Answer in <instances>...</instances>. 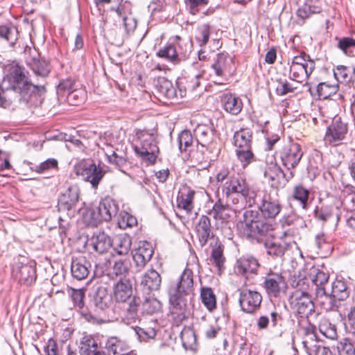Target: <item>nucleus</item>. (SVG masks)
Masks as SVG:
<instances>
[{"instance_id": "nucleus-1", "label": "nucleus", "mask_w": 355, "mask_h": 355, "mask_svg": "<svg viewBox=\"0 0 355 355\" xmlns=\"http://www.w3.org/2000/svg\"><path fill=\"white\" fill-rule=\"evenodd\" d=\"M6 70L7 73L3 78L6 92L13 91L17 93L18 102L28 107L40 105L42 96L46 92L45 87L31 83L26 75L24 67L17 63L8 64Z\"/></svg>"}, {"instance_id": "nucleus-2", "label": "nucleus", "mask_w": 355, "mask_h": 355, "mask_svg": "<svg viewBox=\"0 0 355 355\" xmlns=\"http://www.w3.org/2000/svg\"><path fill=\"white\" fill-rule=\"evenodd\" d=\"M171 314L177 323L184 320L189 314V302L194 295L193 274L191 270L185 268L178 280L168 289Z\"/></svg>"}, {"instance_id": "nucleus-3", "label": "nucleus", "mask_w": 355, "mask_h": 355, "mask_svg": "<svg viewBox=\"0 0 355 355\" xmlns=\"http://www.w3.org/2000/svg\"><path fill=\"white\" fill-rule=\"evenodd\" d=\"M135 140L134 150L136 154L147 164L155 163L159 153L156 136L152 130H135Z\"/></svg>"}, {"instance_id": "nucleus-4", "label": "nucleus", "mask_w": 355, "mask_h": 355, "mask_svg": "<svg viewBox=\"0 0 355 355\" xmlns=\"http://www.w3.org/2000/svg\"><path fill=\"white\" fill-rule=\"evenodd\" d=\"M112 302L108 288L105 285L98 286L93 300L89 306V311L85 313V318L91 322L101 323L107 320L105 311Z\"/></svg>"}, {"instance_id": "nucleus-5", "label": "nucleus", "mask_w": 355, "mask_h": 355, "mask_svg": "<svg viewBox=\"0 0 355 355\" xmlns=\"http://www.w3.org/2000/svg\"><path fill=\"white\" fill-rule=\"evenodd\" d=\"M118 211V203L113 198L107 196L100 201L98 206L89 208L84 218L89 225L96 227L103 221H110L116 216Z\"/></svg>"}, {"instance_id": "nucleus-6", "label": "nucleus", "mask_w": 355, "mask_h": 355, "mask_svg": "<svg viewBox=\"0 0 355 355\" xmlns=\"http://www.w3.org/2000/svg\"><path fill=\"white\" fill-rule=\"evenodd\" d=\"M76 176L88 182L94 189H96L106 173V171L91 159H83L73 168Z\"/></svg>"}, {"instance_id": "nucleus-7", "label": "nucleus", "mask_w": 355, "mask_h": 355, "mask_svg": "<svg viewBox=\"0 0 355 355\" xmlns=\"http://www.w3.org/2000/svg\"><path fill=\"white\" fill-rule=\"evenodd\" d=\"M332 118L331 124L327 128L324 137L326 145L337 146L343 144L348 132V123L340 116L334 114L327 116Z\"/></svg>"}, {"instance_id": "nucleus-8", "label": "nucleus", "mask_w": 355, "mask_h": 355, "mask_svg": "<svg viewBox=\"0 0 355 355\" xmlns=\"http://www.w3.org/2000/svg\"><path fill=\"white\" fill-rule=\"evenodd\" d=\"M277 153L282 164L291 171H295L304 155L301 145L292 139L285 142Z\"/></svg>"}, {"instance_id": "nucleus-9", "label": "nucleus", "mask_w": 355, "mask_h": 355, "mask_svg": "<svg viewBox=\"0 0 355 355\" xmlns=\"http://www.w3.org/2000/svg\"><path fill=\"white\" fill-rule=\"evenodd\" d=\"M264 178L268 180L270 186L274 189H283L294 178L295 171L286 170L284 172L277 163L266 168Z\"/></svg>"}, {"instance_id": "nucleus-10", "label": "nucleus", "mask_w": 355, "mask_h": 355, "mask_svg": "<svg viewBox=\"0 0 355 355\" xmlns=\"http://www.w3.org/2000/svg\"><path fill=\"white\" fill-rule=\"evenodd\" d=\"M274 230L273 224L267 219H260L248 227L243 235L252 243H262L268 239L270 232Z\"/></svg>"}, {"instance_id": "nucleus-11", "label": "nucleus", "mask_w": 355, "mask_h": 355, "mask_svg": "<svg viewBox=\"0 0 355 355\" xmlns=\"http://www.w3.org/2000/svg\"><path fill=\"white\" fill-rule=\"evenodd\" d=\"M80 198V189L76 185L69 186L60 193L58 200L59 211L67 212L68 215L73 214L77 208Z\"/></svg>"}, {"instance_id": "nucleus-12", "label": "nucleus", "mask_w": 355, "mask_h": 355, "mask_svg": "<svg viewBox=\"0 0 355 355\" xmlns=\"http://www.w3.org/2000/svg\"><path fill=\"white\" fill-rule=\"evenodd\" d=\"M239 302L241 309L247 313H254L260 308L262 302L261 294L254 290L239 289Z\"/></svg>"}, {"instance_id": "nucleus-13", "label": "nucleus", "mask_w": 355, "mask_h": 355, "mask_svg": "<svg viewBox=\"0 0 355 355\" xmlns=\"http://www.w3.org/2000/svg\"><path fill=\"white\" fill-rule=\"evenodd\" d=\"M259 203V211L265 219H275L281 212L282 205L279 198H275L267 191L263 192Z\"/></svg>"}, {"instance_id": "nucleus-14", "label": "nucleus", "mask_w": 355, "mask_h": 355, "mask_svg": "<svg viewBox=\"0 0 355 355\" xmlns=\"http://www.w3.org/2000/svg\"><path fill=\"white\" fill-rule=\"evenodd\" d=\"M286 285L285 279L279 272L270 270L263 277L262 286L269 297L277 298Z\"/></svg>"}, {"instance_id": "nucleus-15", "label": "nucleus", "mask_w": 355, "mask_h": 355, "mask_svg": "<svg viewBox=\"0 0 355 355\" xmlns=\"http://www.w3.org/2000/svg\"><path fill=\"white\" fill-rule=\"evenodd\" d=\"M303 293H293L291 305L296 315L300 318H308L315 311V306L309 295H303Z\"/></svg>"}, {"instance_id": "nucleus-16", "label": "nucleus", "mask_w": 355, "mask_h": 355, "mask_svg": "<svg viewBox=\"0 0 355 355\" xmlns=\"http://www.w3.org/2000/svg\"><path fill=\"white\" fill-rule=\"evenodd\" d=\"M249 184L246 180L239 175H233L228 178L223 186L222 191L228 199H232L233 204L238 203V199L234 196H241L245 192Z\"/></svg>"}, {"instance_id": "nucleus-17", "label": "nucleus", "mask_w": 355, "mask_h": 355, "mask_svg": "<svg viewBox=\"0 0 355 355\" xmlns=\"http://www.w3.org/2000/svg\"><path fill=\"white\" fill-rule=\"evenodd\" d=\"M195 232L202 248L205 247L209 241L212 242L219 239L214 234L211 219L207 215L200 216L195 226Z\"/></svg>"}, {"instance_id": "nucleus-18", "label": "nucleus", "mask_w": 355, "mask_h": 355, "mask_svg": "<svg viewBox=\"0 0 355 355\" xmlns=\"http://www.w3.org/2000/svg\"><path fill=\"white\" fill-rule=\"evenodd\" d=\"M215 129L211 123L208 124H198L194 130L196 141L202 148L213 151L215 148L214 141Z\"/></svg>"}, {"instance_id": "nucleus-19", "label": "nucleus", "mask_w": 355, "mask_h": 355, "mask_svg": "<svg viewBox=\"0 0 355 355\" xmlns=\"http://www.w3.org/2000/svg\"><path fill=\"white\" fill-rule=\"evenodd\" d=\"M112 292L116 302H127L132 297L133 286L132 281L125 277L120 278L114 284Z\"/></svg>"}, {"instance_id": "nucleus-20", "label": "nucleus", "mask_w": 355, "mask_h": 355, "mask_svg": "<svg viewBox=\"0 0 355 355\" xmlns=\"http://www.w3.org/2000/svg\"><path fill=\"white\" fill-rule=\"evenodd\" d=\"M153 254L154 249L150 243L146 241L139 243L138 248L134 250L132 254V259L138 270H142L146 266Z\"/></svg>"}, {"instance_id": "nucleus-21", "label": "nucleus", "mask_w": 355, "mask_h": 355, "mask_svg": "<svg viewBox=\"0 0 355 355\" xmlns=\"http://www.w3.org/2000/svg\"><path fill=\"white\" fill-rule=\"evenodd\" d=\"M29 55L26 58V62L36 76L46 77L50 72L48 62L40 58V54L35 49H28Z\"/></svg>"}, {"instance_id": "nucleus-22", "label": "nucleus", "mask_w": 355, "mask_h": 355, "mask_svg": "<svg viewBox=\"0 0 355 355\" xmlns=\"http://www.w3.org/2000/svg\"><path fill=\"white\" fill-rule=\"evenodd\" d=\"M15 277L21 284L32 285L36 280V269L31 264L17 263L12 268Z\"/></svg>"}, {"instance_id": "nucleus-23", "label": "nucleus", "mask_w": 355, "mask_h": 355, "mask_svg": "<svg viewBox=\"0 0 355 355\" xmlns=\"http://www.w3.org/2000/svg\"><path fill=\"white\" fill-rule=\"evenodd\" d=\"M260 264L259 261L250 256L242 257L236 261L235 271L248 279L250 275L258 274Z\"/></svg>"}, {"instance_id": "nucleus-24", "label": "nucleus", "mask_w": 355, "mask_h": 355, "mask_svg": "<svg viewBox=\"0 0 355 355\" xmlns=\"http://www.w3.org/2000/svg\"><path fill=\"white\" fill-rule=\"evenodd\" d=\"M309 277L312 284L315 286L317 298L327 296L325 285L328 283L329 275L318 268H313Z\"/></svg>"}, {"instance_id": "nucleus-25", "label": "nucleus", "mask_w": 355, "mask_h": 355, "mask_svg": "<svg viewBox=\"0 0 355 355\" xmlns=\"http://www.w3.org/2000/svg\"><path fill=\"white\" fill-rule=\"evenodd\" d=\"M223 109L232 115L239 114L243 109L242 100L235 94L225 92L220 96Z\"/></svg>"}, {"instance_id": "nucleus-26", "label": "nucleus", "mask_w": 355, "mask_h": 355, "mask_svg": "<svg viewBox=\"0 0 355 355\" xmlns=\"http://www.w3.org/2000/svg\"><path fill=\"white\" fill-rule=\"evenodd\" d=\"M91 264L84 256L73 257L71 263V273L77 280H83L87 277Z\"/></svg>"}, {"instance_id": "nucleus-27", "label": "nucleus", "mask_w": 355, "mask_h": 355, "mask_svg": "<svg viewBox=\"0 0 355 355\" xmlns=\"http://www.w3.org/2000/svg\"><path fill=\"white\" fill-rule=\"evenodd\" d=\"M127 302V307L123 310L122 319L127 324L135 323L139 320V313L141 300L139 297L134 295Z\"/></svg>"}, {"instance_id": "nucleus-28", "label": "nucleus", "mask_w": 355, "mask_h": 355, "mask_svg": "<svg viewBox=\"0 0 355 355\" xmlns=\"http://www.w3.org/2000/svg\"><path fill=\"white\" fill-rule=\"evenodd\" d=\"M162 282L160 274L155 269L148 270L141 277L140 286L144 292L148 293L159 289Z\"/></svg>"}, {"instance_id": "nucleus-29", "label": "nucleus", "mask_w": 355, "mask_h": 355, "mask_svg": "<svg viewBox=\"0 0 355 355\" xmlns=\"http://www.w3.org/2000/svg\"><path fill=\"white\" fill-rule=\"evenodd\" d=\"M209 245L211 248L209 260L212 265L217 268L218 273H221L225 270V262L226 261L223 254L224 245L219 239L210 242Z\"/></svg>"}, {"instance_id": "nucleus-30", "label": "nucleus", "mask_w": 355, "mask_h": 355, "mask_svg": "<svg viewBox=\"0 0 355 355\" xmlns=\"http://www.w3.org/2000/svg\"><path fill=\"white\" fill-rule=\"evenodd\" d=\"M202 77L200 74L195 76H187L178 78L176 80L175 85L178 89V95L180 98L186 96L187 92H193L198 88L200 85V78Z\"/></svg>"}, {"instance_id": "nucleus-31", "label": "nucleus", "mask_w": 355, "mask_h": 355, "mask_svg": "<svg viewBox=\"0 0 355 355\" xmlns=\"http://www.w3.org/2000/svg\"><path fill=\"white\" fill-rule=\"evenodd\" d=\"M314 69V62H311L309 64H306L305 66L290 64L288 77L292 80L302 83L309 79Z\"/></svg>"}, {"instance_id": "nucleus-32", "label": "nucleus", "mask_w": 355, "mask_h": 355, "mask_svg": "<svg viewBox=\"0 0 355 355\" xmlns=\"http://www.w3.org/2000/svg\"><path fill=\"white\" fill-rule=\"evenodd\" d=\"M232 211L233 209L229 204L218 198L212 208L207 211V214L212 216L216 220H227L231 218Z\"/></svg>"}, {"instance_id": "nucleus-33", "label": "nucleus", "mask_w": 355, "mask_h": 355, "mask_svg": "<svg viewBox=\"0 0 355 355\" xmlns=\"http://www.w3.org/2000/svg\"><path fill=\"white\" fill-rule=\"evenodd\" d=\"M232 59L225 53H218L211 64V68L218 77L225 76L231 73Z\"/></svg>"}, {"instance_id": "nucleus-34", "label": "nucleus", "mask_w": 355, "mask_h": 355, "mask_svg": "<svg viewBox=\"0 0 355 355\" xmlns=\"http://www.w3.org/2000/svg\"><path fill=\"white\" fill-rule=\"evenodd\" d=\"M93 249L99 254L107 252L112 245V241L109 235L104 232H98L91 238Z\"/></svg>"}, {"instance_id": "nucleus-35", "label": "nucleus", "mask_w": 355, "mask_h": 355, "mask_svg": "<svg viewBox=\"0 0 355 355\" xmlns=\"http://www.w3.org/2000/svg\"><path fill=\"white\" fill-rule=\"evenodd\" d=\"M196 192L189 187H185L182 192H180L177 197V207L191 213L193 209V200Z\"/></svg>"}, {"instance_id": "nucleus-36", "label": "nucleus", "mask_w": 355, "mask_h": 355, "mask_svg": "<svg viewBox=\"0 0 355 355\" xmlns=\"http://www.w3.org/2000/svg\"><path fill=\"white\" fill-rule=\"evenodd\" d=\"M98 339L90 334L84 335L80 340L78 345L80 355H90L100 349Z\"/></svg>"}, {"instance_id": "nucleus-37", "label": "nucleus", "mask_w": 355, "mask_h": 355, "mask_svg": "<svg viewBox=\"0 0 355 355\" xmlns=\"http://www.w3.org/2000/svg\"><path fill=\"white\" fill-rule=\"evenodd\" d=\"M252 132L248 128H241L236 131L233 137V145L235 149L246 148L252 146Z\"/></svg>"}, {"instance_id": "nucleus-38", "label": "nucleus", "mask_w": 355, "mask_h": 355, "mask_svg": "<svg viewBox=\"0 0 355 355\" xmlns=\"http://www.w3.org/2000/svg\"><path fill=\"white\" fill-rule=\"evenodd\" d=\"M157 91L160 95L167 98H178V89L171 81L164 77H159L156 84Z\"/></svg>"}, {"instance_id": "nucleus-39", "label": "nucleus", "mask_w": 355, "mask_h": 355, "mask_svg": "<svg viewBox=\"0 0 355 355\" xmlns=\"http://www.w3.org/2000/svg\"><path fill=\"white\" fill-rule=\"evenodd\" d=\"M349 295V289L346 283L343 280H335L331 285V292L330 294L327 293L325 297L331 300H345Z\"/></svg>"}, {"instance_id": "nucleus-40", "label": "nucleus", "mask_w": 355, "mask_h": 355, "mask_svg": "<svg viewBox=\"0 0 355 355\" xmlns=\"http://www.w3.org/2000/svg\"><path fill=\"white\" fill-rule=\"evenodd\" d=\"M171 41L175 44L177 55L180 58V62L189 58L191 53L192 44L189 39L182 38L179 35L171 37Z\"/></svg>"}, {"instance_id": "nucleus-41", "label": "nucleus", "mask_w": 355, "mask_h": 355, "mask_svg": "<svg viewBox=\"0 0 355 355\" xmlns=\"http://www.w3.org/2000/svg\"><path fill=\"white\" fill-rule=\"evenodd\" d=\"M267 254L274 258L282 257L286 250V244L277 241L274 239H267L263 243Z\"/></svg>"}, {"instance_id": "nucleus-42", "label": "nucleus", "mask_w": 355, "mask_h": 355, "mask_svg": "<svg viewBox=\"0 0 355 355\" xmlns=\"http://www.w3.org/2000/svg\"><path fill=\"white\" fill-rule=\"evenodd\" d=\"M156 55L173 64L180 62V58L177 55L175 44L173 41H171V39L163 47L157 51Z\"/></svg>"}, {"instance_id": "nucleus-43", "label": "nucleus", "mask_w": 355, "mask_h": 355, "mask_svg": "<svg viewBox=\"0 0 355 355\" xmlns=\"http://www.w3.org/2000/svg\"><path fill=\"white\" fill-rule=\"evenodd\" d=\"M322 10V8L318 3L313 2V0H306L305 3L297 9L296 15L299 18L306 19L312 15L320 13Z\"/></svg>"}, {"instance_id": "nucleus-44", "label": "nucleus", "mask_w": 355, "mask_h": 355, "mask_svg": "<svg viewBox=\"0 0 355 355\" xmlns=\"http://www.w3.org/2000/svg\"><path fill=\"white\" fill-rule=\"evenodd\" d=\"M69 295L71 301L73 302L74 307L77 308L80 311L82 315L85 318V313H87V311H89V307L85 306V290L70 288L69 290Z\"/></svg>"}, {"instance_id": "nucleus-45", "label": "nucleus", "mask_w": 355, "mask_h": 355, "mask_svg": "<svg viewBox=\"0 0 355 355\" xmlns=\"http://www.w3.org/2000/svg\"><path fill=\"white\" fill-rule=\"evenodd\" d=\"M320 332L329 340H336L338 337L336 324H333L330 320L326 317L320 318L318 324Z\"/></svg>"}, {"instance_id": "nucleus-46", "label": "nucleus", "mask_w": 355, "mask_h": 355, "mask_svg": "<svg viewBox=\"0 0 355 355\" xmlns=\"http://www.w3.org/2000/svg\"><path fill=\"white\" fill-rule=\"evenodd\" d=\"M310 196V190L305 188L302 184H298L294 187L292 198L297 201L300 207L307 210L309 207V198Z\"/></svg>"}, {"instance_id": "nucleus-47", "label": "nucleus", "mask_w": 355, "mask_h": 355, "mask_svg": "<svg viewBox=\"0 0 355 355\" xmlns=\"http://www.w3.org/2000/svg\"><path fill=\"white\" fill-rule=\"evenodd\" d=\"M213 30L209 23L200 24L197 26L195 40L200 47H205L209 42Z\"/></svg>"}, {"instance_id": "nucleus-48", "label": "nucleus", "mask_w": 355, "mask_h": 355, "mask_svg": "<svg viewBox=\"0 0 355 355\" xmlns=\"http://www.w3.org/2000/svg\"><path fill=\"white\" fill-rule=\"evenodd\" d=\"M132 241L128 235H120L116 237L114 243V251L118 255H127L130 250Z\"/></svg>"}, {"instance_id": "nucleus-49", "label": "nucleus", "mask_w": 355, "mask_h": 355, "mask_svg": "<svg viewBox=\"0 0 355 355\" xmlns=\"http://www.w3.org/2000/svg\"><path fill=\"white\" fill-rule=\"evenodd\" d=\"M334 76L336 80L342 84L353 83L352 71L349 67L339 64L333 69Z\"/></svg>"}, {"instance_id": "nucleus-50", "label": "nucleus", "mask_w": 355, "mask_h": 355, "mask_svg": "<svg viewBox=\"0 0 355 355\" xmlns=\"http://www.w3.org/2000/svg\"><path fill=\"white\" fill-rule=\"evenodd\" d=\"M0 38L8 42L10 46L14 47L19 38V32L14 26H0Z\"/></svg>"}, {"instance_id": "nucleus-51", "label": "nucleus", "mask_w": 355, "mask_h": 355, "mask_svg": "<svg viewBox=\"0 0 355 355\" xmlns=\"http://www.w3.org/2000/svg\"><path fill=\"white\" fill-rule=\"evenodd\" d=\"M235 155L243 168H245L251 163L257 161V157L252 152V146L246 148L235 149Z\"/></svg>"}, {"instance_id": "nucleus-52", "label": "nucleus", "mask_w": 355, "mask_h": 355, "mask_svg": "<svg viewBox=\"0 0 355 355\" xmlns=\"http://www.w3.org/2000/svg\"><path fill=\"white\" fill-rule=\"evenodd\" d=\"M334 206L331 204L322 203L315 207L313 211L314 218L322 223L327 222L332 216Z\"/></svg>"}, {"instance_id": "nucleus-53", "label": "nucleus", "mask_w": 355, "mask_h": 355, "mask_svg": "<svg viewBox=\"0 0 355 355\" xmlns=\"http://www.w3.org/2000/svg\"><path fill=\"white\" fill-rule=\"evenodd\" d=\"M264 191L257 192L252 189L250 185L247 187L245 192L241 196L243 198L245 206L252 207L255 205L259 208V203L261 202V196H263Z\"/></svg>"}, {"instance_id": "nucleus-54", "label": "nucleus", "mask_w": 355, "mask_h": 355, "mask_svg": "<svg viewBox=\"0 0 355 355\" xmlns=\"http://www.w3.org/2000/svg\"><path fill=\"white\" fill-rule=\"evenodd\" d=\"M338 42L337 48L345 55L355 57V40L350 37H344L340 39L336 38Z\"/></svg>"}, {"instance_id": "nucleus-55", "label": "nucleus", "mask_w": 355, "mask_h": 355, "mask_svg": "<svg viewBox=\"0 0 355 355\" xmlns=\"http://www.w3.org/2000/svg\"><path fill=\"white\" fill-rule=\"evenodd\" d=\"M77 87L76 80L71 78L62 79L57 86L58 98H65V96Z\"/></svg>"}, {"instance_id": "nucleus-56", "label": "nucleus", "mask_w": 355, "mask_h": 355, "mask_svg": "<svg viewBox=\"0 0 355 355\" xmlns=\"http://www.w3.org/2000/svg\"><path fill=\"white\" fill-rule=\"evenodd\" d=\"M131 268V262L128 257L115 259L113 262L112 271L116 275H125L128 274Z\"/></svg>"}, {"instance_id": "nucleus-57", "label": "nucleus", "mask_w": 355, "mask_h": 355, "mask_svg": "<svg viewBox=\"0 0 355 355\" xmlns=\"http://www.w3.org/2000/svg\"><path fill=\"white\" fill-rule=\"evenodd\" d=\"M338 89L337 84H329L327 83H320L317 85L316 93L318 98L327 99L336 94Z\"/></svg>"}, {"instance_id": "nucleus-58", "label": "nucleus", "mask_w": 355, "mask_h": 355, "mask_svg": "<svg viewBox=\"0 0 355 355\" xmlns=\"http://www.w3.org/2000/svg\"><path fill=\"white\" fill-rule=\"evenodd\" d=\"M181 340L186 349L194 351L197 348V338L195 331L191 329H184L181 333Z\"/></svg>"}, {"instance_id": "nucleus-59", "label": "nucleus", "mask_w": 355, "mask_h": 355, "mask_svg": "<svg viewBox=\"0 0 355 355\" xmlns=\"http://www.w3.org/2000/svg\"><path fill=\"white\" fill-rule=\"evenodd\" d=\"M200 297L202 304L209 311H212L216 309V298L211 288H202Z\"/></svg>"}, {"instance_id": "nucleus-60", "label": "nucleus", "mask_w": 355, "mask_h": 355, "mask_svg": "<svg viewBox=\"0 0 355 355\" xmlns=\"http://www.w3.org/2000/svg\"><path fill=\"white\" fill-rule=\"evenodd\" d=\"M105 347L110 353L120 355L127 349V345L116 337L110 338L105 344Z\"/></svg>"}, {"instance_id": "nucleus-61", "label": "nucleus", "mask_w": 355, "mask_h": 355, "mask_svg": "<svg viewBox=\"0 0 355 355\" xmlns=\"http://www.w3.org/2000/svg\"><path fill=\"white\" fill-rule=\"evenodd\" d=\"M117 225L120 229L131 228L137 225V220L129 213L121 211L117 217Z\"/></svg>"}, {"instance_id": "nucleus-62", "label": "nucleus", "mask_w": 355, "mask_h": 355, "mask_svg": "<svg viewBox=\"0 0 355 355\" xmlns=\"http://www.w3.org/2000/svg\"><path fill=\"white\" fill-rule=\"evenodd\" d=\"M260 219L258 211L246 209L243 214V221L241 223L242 232H244L250 227H252V225Z\"/></svg>"}, {"instance_id": "nucleus-63", "label": "nucleus", "mask_w": 355, "mask_h": 355, "mask_svg": "<svg viewBox=\"0 0 355 355\" xmlns=\"http://www.w3.org/2000/svg\"><path fill=\"white\" fill-rule=\"evenodd\" d=\"M338 355H355V343L349 338H342L337 345Z\"/></svg>"}, {"instance_id": "nucleus-64", "label": "nucleus", "mask_w": 355, "mask_h": 355, "mask_svg": "<svg viewBox=\"0 0 355 355\" xmlns=\"http://www.w3.org/2000/svg\"><path fill=\"white\" fill-rule=\"evenodd\" d=\"M302 345L309 355H333L329 348L320 345H309L307 340L302 341Z\"/></svg>"}]
</instances>
